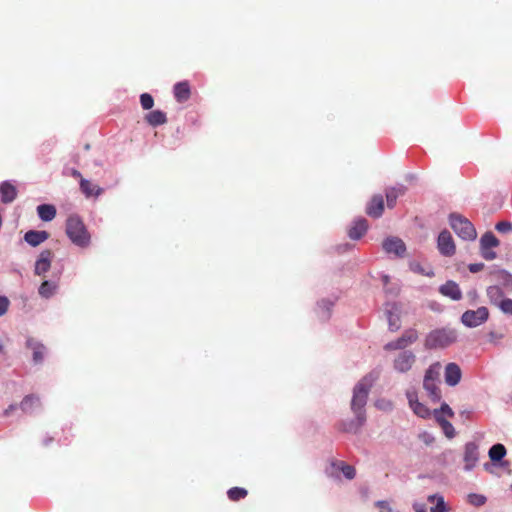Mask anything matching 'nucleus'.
<instances>
[{
    "label": "nucleus",
    "instance_id": "nucleus-64",
    "mask_svg": "<svg viewBox=\"0 0 512 512\" xmlns=\"http://www.w3.org/2000/svg\"><path fill=\"white\" fill-rule=\"evenodd\" d=\"M384 282L386 283L388 281V276L383 277Z\"/></svg>",
    "mask_w": 512,
    "mask_h": 512
},
{
    "label": "nucleus",
    "instance_id": "nucleus-40",
    "mask_svg": "<svg viewBox=\"0 0 512 512\" xmlns=\"http://www.w3.org/2000/svg\"><path fill=\"white\" fill-rule=\"evenodd\" d=\"M468 502L476 507H480L486 503V497L481 494L471 493L468 495Z\"/></svg>",
    "mask_w": 512,
    "mask_h": 512
},
{
    "label": "nucleus",
    "instance_id": "nucleus-18",
    "mask_svg": "<svg viewBox=\"0 0 512 512\" xmlns=\"http://www.w3.org/2000/svg\"><path fill=\"white\" fill-rule=\"evenodd\" d=\"M174 97L179 103H184L189 100L191 96V89L188 81H181L173 87Z\"/></svg>",
    "mask_w": 512,
    "mask_h": 512
},
{
    "label": "nucleus",
    "instance_id": "nucleus-53",
    "mask_svg": "<svg viewBox=\"0 0 512 512\" xmlns=\"http://www.w3.org/2000/svg\"><path fill=\"white\" fill-rule=\"evenodd\" d=\"M495 228L502 234H507L512 231V226H495Z\"/></svg>",
    "mask_w": 512,
    "mask_h": 512
},
{
    "label": "nucleus",
    "instance_id": "nucleus-61",
    "mask_svg": "<svg viewBox=\"0 0 512 512\" xmlns=\"http://www.w3.org/2000/svg\"><path fill=\"white\" fill-rule=\"evenodd\" d=\"M469 294H471V295H472V297H475L477 293H476V291H475V290H473V291H471Z\"/></svg>",
    "mask_w": 512,
    "mask_h": 512
},
{
    "label": "nucleus",
    "instance_id": "nucleus-11",
    "mask_svg": "<svg viewBox=\"0 0 512 512\" xmlns=\"http://www.w3.org/2000/svg\"><path fill=\"white\" fill-rule=\"evenodd\" d=\"M366 213L373 217L378 218L384 212V197L381 194H375L366 205Z\"/></svg>",
    "mask_w": 512,
    "mask_h": 512
},
{
    "label": "nucleus",
    "instance_id": "nucleus-14",
    "mask_svg": "<svg viewBox=\"0 0 512 512\" xmlns=\"http://www.w3.org/2000/svg\"><path fill=\"white\" fill-rule=\"evenodd\" d=\"M366 422V413L360 412L359 414H355V419L343 422L341 425V429L347 433H358L361 427Z\"/></svg>",
    "mask_w": 512,
    "mask_h": 512
},
{
    "label": "nucleus",
    "instance_id": "nucleus-51",
    "mask_svg": "<svg viewBox=\"0 0 512 512\" xmlns=\"http://www.w3.org/2000/svg\"><path fill=\"white\" fill-rule=\"evenodd\" d=\"M18 408L17 404H10L5 410H4V416H10L16 409Z\"/></svg>",
    "mask_w": 512,
    "mask_h": 512
},
{
    "label": "nucleus",
    "instance_id": "nucleus-19",
    "mask_svg": "<svg viewBox=\"0 0 512 512\" xmlns=\"http://www.w3.org/2000/svg\"><path fill=\"white\" fill-rule=\"evenodd\" d=\"M490 304L501 309V304L507 299L504 298V291L497 285L489 286L486 290Z\"/></svg>",
    "mask_w": 512,
    "mask_h": 512
},
{
    "label": "nucleus",
    "instance_id": "nucleus-24",
    "mask_svg": "<svg viewBox=\"0 0 512 512\" xmlns=\"http://www.w3.org/2000/svg\"><path fill=\"white\" fill-rule=\"evenodd\" d=\"M37 213L43 222H50L56 216V208L52 204H41L37 207Z\"/></svg>",
    "mask_w": 512,
    "mask_h": 512
},
{
    "label": "nucleus",
    "instance_id": "nucleus-62",
    "mask_svg": "<svg viewBox=\"0 0 512 512\" xmlns=\"http://www.w3.org/2000/svg\"><path fill=\"white\" fill-rule=\"evenodd\" d=\"M364 223H365V220H360V221H358L356 224L362 225V224H364Z\"/></svg>",
    "mask_w": 512,
    "mask_h": 512
},
{
    "label": "nucleus",
    "instance_id": "nucleus-57",
    "mask_svg": "<svg viewBox=\"0 0 512 512\" xmlns=\"http://www.w3.org/2000/svg\"><path fill=\"white\" fill-rule=\"evenodd\" d=\"M484 469H485L486 471H490V469H491V464H490V463H485V464H484Z\"/></svg>",
    "mask_w": 512,
    "mask_h": 512
},
{
    "label": "nucleus",
    "instance_id": "nucleus-59",
    "mask_svg": "<svg viewBox=\"0 0 512 512\" xmlns=\"http://www.w3.org/2000/svg\"><path fill=\"white\" fill-rule=\"evenodd\" d=\"M4 352V346L2 344V342H0V354H2Z\"/></svg>",
    "mask_w": 512,
    "mask_h": 512
},
{
    "label": "nucleus",
    "instance_id": "nucleus-29",
    "mask_svg": "<svg viewBox=\"0 0 512 512\" xmlns=\"http://www.w3.org/2000/svg\"><path fill=\"white\" fill-rule=\"evenodd\" d=\"M455 232L464 240H474L477 236L475 226H452Z\"/></svg>",
    "mask_w": 512,
    "mask_h": 512
},
{
    "label": "nucleus",
    "instance_id": "nucleus-39",
    "mask_svg": "<svg viewBox=\"0 0 512 512\" xmlns=\"http://www.w3.org/2000/svg\"><path fill=\"white\" fill-rule=\"evenodd\" d=\"M387 319L390 331L395 332L400 329L399 317L394 315L390 310L387 311Z\"/></svg>",
    "mask_w": 512,
    "mask_h": 512
},
{
    "label": "nucleus",
    "instance_id": "nucleus-25",
    "mask_svg": "<svg viewBox=\"0 0 512 512\" xmlns=\"http://www.w3.org/2000/svg\"><path fill=\"white\" fill-rule=\"evenodd\" d=\"M145 120L153 127L163 125L167 122L166 114L161 110H154L146 114Z\"/></svg>",
    "mask_w": 512,
    "mask_h": 512
},
{
    "label": "nucleus",
    "instance_id": "nucleus-21",
    "mask_svg": "<svg viewBox=\"0 0 512 512\" xmlns=\"http://www.w3.org/2000/svg\"><path fill=\"white\" fill-rule=\"evenodd\" d=\"M19 407L24 413L30 414L40 407V399L33 394L27 395L21 401Z\"/></svg>",
    "mask_w": 512,
    "mask_h": 512
},
{
    "label": "nucleus",
    "instance_id": "nucleus-8",
    "mask_svg": "<svg viewBox=\"0 0 512 512\" xmlns=\"http://www.w3.org/2000/svg\"><path fill=\"white\" fill-rule=\"evenodd\" d=\"M481 255L485 260L491 261L496 258V253L491 249L499 245V240L491 232H486L480 239Z\"/></svg>",
    "mask_w": 512,
    "mask_h": 512
},
{
    "label": "nucleus",
    "instance_id": "nucleus-20",
    "mask_svg": "<svg viewBox=\"0 0 512 512\" xmlns=\"http://www.w3.org/2000/svg\"><path fill=\"white\" fill-rule=\"evenodd\" d=\"M0 196L3 203H11L17 196L16 187L8 181L0 184Z\"/></svg>",
    "mask_w": 512,
    "mask_h": 512
},
{
    "label": "nucleus",
    "instance_id": "nucleus-37",
    "mask_svg": "<svg viewBox=\"0 0 512 512\" xmlns=\"http://www.w3.org/2000/svg\"><path fill=\"white\" fill-rule=\"evenodd\" d=\"M368 230V226H352L348 232V235L353 240H359L363 237Z\"/></svg>",
    "mask_w": 512,
    "mask_h": 512
},
{
    "label": "nucleus",
    "instance_id": "nucleus-43",
    "mask_svg": "<svg viewBox=\"0 0 512 512\" xmlns=\"http://www.w3.org/2000/svg\"><path fill=\"white\" fill-rule=\"evenodd\" d=\"M340 468L342 470L343 475L351 480L356 476V470L353 466L345 464L344 462H340Z\"/></svg>",
    "mask_w": 512,
    "mask_h": 512
},
{
    "label": "nucleus",
    "instance_id": "nucleus-23",
    "mask_svg": "<svg viewBox=\"0 0 512 512\" xmlns=\"http://www.w3.org/2000/svg\"><path fill=\"white\" fill-rule=\"evenodd\" d=\"M80 189L86 197H97L103 192V189L97 184H94L84 178H81L80 180Z\"/></svg>",
    "mask_w": 512,
    "mask_h": 512
},
{
    "label": "nucleus",
    "instance_id": "nucleus-42",
    "mask_svg": "<svg viewBox=\"0 0 512 512\" xmlns=\"http://www.w3.org/2000/svg\"><path fill=\"white\" fill-rule=\"evenodd\" d=\"M140 103L144 110H149L154 105V99L153 97L148 93H143L140 96Z\"/></svg>",
    "mask_w": 512,
    "mask_h": 512
},
{
    "label": "nucleus",
    "instance_id": "nucleus-34",
    "mask_svg": "<svg viewBox=\"0 0 512 512\" xmlns=\"http://www.w3.org/2000/svg\"><path fill=\"white\" fill-rule=\"evenodd\" d=\"M408 346L404 342L403 338L400 336L396 340L390 341L384 345V350L386 351H392V350H407Z\"/></svg>",
    "mask_w": 512,
    "mask_h": 512
},
{
    "label": "nucleus",
    "instance_id": "nucleus-38",
    "mask_svg": "<svg viewBox=\"0 0 512 512\" xmlns=\"http://www.w3.org/2000/svg\"><path fill=\"white\" fill-rule=\"evenodd\" d=\"M433 415L435 419L436 416L444 418V415H446L449 418H452L454 416V412L447 403L443 402L439 409L434 410Z\"/></svg>",
    "mask_w": 512,
    "mask_h": 512
},
{
    "label": "nucleus",
    "instance_id": "nucleus-3",
    "mask_svg": "<svg viewBox=\"0 0 512 512\" xmlns=\"http://www.w3.org/2000/svg\"><path fill=\"white\" fill-rule=\"evenodd\" d=\"M442 365L440 362L432 363L425 371L423 378V388L427 393L428 398L433 403L440 402L442 398L440 384V374Z\"/></svg>",
    "mask_w": 512,
    "mask_h": 512
},
{
    "label": "nucleus",
    "instance_id": "nucleus-44",
    "mask_svg": "<svg viewBox=\"0 0 512 512\" xmlns=\"http://www.w3.org/2000/svg\"><path fill=\"white\" fill-rule=\"evenodd\" d=\"M376 408L380 410L390 411L393 408V404L391 401L386 399H380L375 402Z\"/></svg>",
    "mask_w": 512,
    "mask_h": 512
},
{
    "label": "nucleus",
    "instance_id": "nucleus-55",
    "mask_svg": "<svg viewBox=\"0 0 512 512\" xmlns=\"http://www.w3.org/2000/svg\"><path fill=\"white\" fill-rule=\"evenodd\" d=\"M72 176H73V177H76V178H80V179H81V178H83V177L81 176V173H80L79 171H77V170H73V171H72Z\"/></svg>",
    "mask_w": 512,
    "mask_h": 512
},
{
    "label": "nucleus",
    "instance_id": "nucleus-56",
    "mask_svg": "<svg viewBox=\"0 0 512 512\" xmlns=\"http://www.w3.org/2000/svg\"><path fill=\"white\" fill-rule=\"evenodd\" d=\"M489 336H490L492 339H493V338L500 339V338L502 337V336H497V334H496V333H494V332H491V333L489 334Z\"/></svg>",
    "mask_w": 512,
    "mask_h": 512
},
{
    "label": "nucleus",
    "instance_id": "nucleus-27",
    "mask_svg": "<svg viewBox=\"0 0 512 512\" xmlns=\"http://www.w3.org/2000/svg\"><path fill=\"white\" fill-rule=\"evenodd\" d=\"M427 500L430 503L436 502L435 506L430 508V512H449V508L447 507L444 497L440 494L429 495Z\"/></svg>",
    "mask_w": 512,
    "mask_h": 512
},
{
    "label": "nucleus",
    "instance_id": "nucleus-17",
    "mask_svg": "<svg viewBox=\"0 0 512 512\" xmlns=\"http://www.w3.org/2000/svg\"><path fill=\"white\" fill-rule=\"evenodd\" d=\"M439 292L454 301H458L462 298V292L459 285L452 280H449L445 284L441 285L439 287Z\"/></svg>",
    "mask_w": 512,
    "mask_h": 512
},
{
    "label": "nucleus",
    "instance_id": "nucleus-33",
    "mask_svg": "<svg viewBox=\"0 0 512 512\" xmlns=\"http://www.w3.org/2000/svg\"><path fill=\"white\" fill-rule=\"evenodd\" d=\"M227 495L231 501H239L247 496V490L241 487H233L228 490Z\"/></svg>",
    "mask_w": 512,
    "mask_h": 512
},
{
    "label": "nucleus",
    "instance_id": "nucleus-12",
    "mask_svg": "<svg viewBox=\"0 0 512 512\" xmlns=\"http://www.w3.org/2000/svg\"><path fill=\"white\" fill-rule=\"evenodd\" d=\"M462 372L458 364L448 363L445 367L444 378L449 386H456L461 380Z\"/></svg>",
    "mask_w": 512,
    "mask_h": 512
},
{
    "label": "nucleus",
    "instance_id": "nucleus-41",
    "mask_svg": "<svg viewBox=\"0 0 512 512\" xmlns=\"http://www.w3.org/2000/svg\"><path fill=\"white\" fill-rule=\"evenodd\" d=\"M449 224H471V221L463 215L453 212L449 215Z\"/></svg>",
    "mask_w": 512,
    "mask_h": 512
},
{
    "label": "nucleus",
    "instance_id": "nucleus-26",
    "mask_svg": "<svg viewBox=\"0 0 512 512\" xmlns=\"http://www.w3.org/2000/svg\"><path fill=\"white\" fill-rule=\"evenodd\" d=\"M47 236L48 235L45 231L31 230L25 234L24 239L31 246H37L46 240Z\"/></svg>",
    "mask_w": 512,
    "mask_h": 512
},
{
    "label": "nucleus",
    "instance_id": "nucleus-58",
    "mask_svg": "<svg viewBox=\"0 0 512 512\" xmlns=\"http://www.w3.org/2000/svg\"><path fill=\"white\" fill-rule=\"evenodd\" d=\"M52 441V438H47L44 440V445L47 446Z\"/></svg>",
    "mask_w": 512,
    "mask_h": 512
},
{
    "label": "nucleus",
    "instance_id": "nucleus-63",
    "mask_svg": "<svg viewBox=\"0 0 512 512\" xmlns=\"http://www.w3.org/2000/svg\"><path fill=\"white\" fill-rule=\"evenodd\" d=\"M507 464H508L507 462H501V463H500V466L504 467V466H506Z\"/></svg>",
    "mask_w": 512,
    "mask_h": 512
},
{
    "label": "nucleus",
    "instance_id": "nucleus-10",
    "mask_svg": "<svg viewBox=\"0 0 512 512\" xmlns=\"http://www.w3.org/2000/svg\"><path fill=\"white\" fill-rule=\"evenodd\" d=\"M479 460V446L475 442H468L464 447V470L471 471Z\"/></svg>",
    "mask_w": 512,
    "mask_h": 512
},
{
    "label": "nucleus",
    "instance_id": "nucleus-22",
    "mask_svg": "<svg viewBox=\"0 0 512 512\" xmlns=\"http://www.w3.org/2000/svg\"><path fill=\"white\" fill-rule=\"evenodd\" d=\"M409 269L416 273L427 277H434L435 273L433 268L428 264H422L417 260L409 261Z\"/></svg>",
    "mask_w": 512,
    "mask_h": 512
},
{
    "label": "nucleus",
    "instance_id": "nucleus-36",
    "mask_svg": "<svg viewBox=\"0 0 512 512\" xmlns=\"http://www.w3.org/2000/svg\"><path fill=\"white\" fill-rule=\"evenodd\" d=\"M334 305V302L329 299H322L318 302V307L323 310L321 318L323 320H328L330 318V309Z\"/></svg>",
    "mask_w": 512,
    "mask_h": 512
},
{
    "label": "nucleus",
    "instance_id": "nucleus-48",
    "mask_svg": "<svg viewBox=\"0 0 512 512\" xmlns=\"http://www.w3.org/2000/svg\"><path fill=\"white\" fill-rule=\"evenodd\" d=\"M419 438L426 444L430 445L434 442L435 438L428 432H423L419 435Z\"/></svg>",
    "mask_w": 512,
    "mask_h": 512
},
{
    "label": "nucleus",
    "instance_id": "nucleus-49",
    "mask_svg": "<svg viewBox=\"0 0 512 512\" xmlns=\"http://www.w3.org/2000/svg\"><path fill=\"white\" fill-rule=\"evenodd\" d=\"M376 506L380 509V512H392V509L387 501H377Z\"/></svg>",
    "mask_w": 512,
    "mask_h": 512
},
{
    "label": "nucleus",
    "instance_id": "nucleus-5",
    "mask_svg": "<svg viewBox=\"0 0 512 512\" xmlns=\"http://www.w3.org/2000/svg\"><path fill=\"white\" fill-rule=\"evenodd\" d=\"M383 251L394 258H404L407 247L404 241L397 236H388L382 242Z\"/></svg>",
    "mask_w": 512,
    "mask_h": 512
},
{
    "label": "nucleus",
    "instance_id": "nucleus-13",
    "mask_svg": "<svg viewBox=\"0 0 512 512\" xmlns=\"http://www.w3.org/2000/svg\"><path fill=\"white\" fill-rule=\"evenodd\" d=\"M26 347L32 350L33 362L35 364L43 362L46 354V347L41 342L29 337L26 340Z\"/></svg>",
    "mask_w": 512,
    "mask_h": 512
},
{
    "label": "nucleus",
    "instance_id": "nucleus-28",
    "mask_svg": "<svg viewBox=\"0 0 512 512\" xmlns=\"http://www.w3.org/2000/svg\"><path fill=\"white\" fill-rule=\"evenodd\" d=\"M488 455L492 462L497 463L503 460L506 455V448L503 444H494L488 452Z\"/></svg>",
    "mask_w": 512,
    "mask_h": 512
},
{
    "label": "nucleus",
    "instance_id": "nucleus-6",
    "mask_svg": "<svg viewBox=\"0 0 512 512\" xmlns=\"http://www.w3.org/2000/svg\"><path fill=\"white\" fill-rule=\"evenodd\" d=\"M416 363V355L411 350L399 352L393 359V369L401 374L408 373Z\"/></svg>",
    "mask_w": 512,
    "mask_h": 512
},
{
    "label": "nucleus",
    "instance_id": "nucleus-32",
    "mask_svg": "<svg viewBox=\"0 0 512 512\" xmlns=\"http://www.w3.org/2000/svg\"><path fill=\"white\" fill-rule=\"evenodd\" d=\"M409 407L414 412V414H416L417 416L424 418V419L428 418L431 414L429 408L425 404H423L419 401L412 404Z\"/></svg>",
    "mask_w": 512,
    "mask_h": 512
},
{
    "label": "nucleus",
    "instance_id": "nucleus-50",
    "mask_svg": "<svg viewBox=\"0 0 512 512\" xmlns=\"http://www.w3.org/2000/svg\"><path fill=\"white\" fill-rule=\"evenodd\" d=\"M483 268H484L483 263H472V264H469V266H468V269L471 273H478V272L482 271Z\"/></svg>",
    "mask_w": 512,
    "mask_h": 512
},
{
    "label": "nucleus",
    "instance_id": "nucleus-4",
    "mask_svg": "<svg viewBox=\"0 0 512 512\" xmlns=\"http://www.w3.org/2000/svg\"><path fill=\"white\" fill-rule=\"evenodd\" d=\"M489 318V311L486 307L482 306L476 310H467L461 316V322L469 327H478L485 323Z\"/></svg>",
    "mask_w": 512,
    "mask_h": 512
},
{
    "label": "nucleus",
    "instance_id": "nucleus-1",
    "mask_svg": "<svg viewBox=\"0 0 512 512\" xmlns=\"http://www.w3.org/2000/svg\"><path fill=\"white\" fill-rule=\"evenodd\" d=\"M378 378L375 373L365 375L354 387L353 396L351 400V410L354 414L365 412V405L367 403L368 395L371 387Z\"/></svg>",
    "mask_w": 512,
    "mask_h": 512
},
{
    "label": "nucleus",
    "instance_id": "nucleus-45",
    "mask_svg": "<svg viewBox=\"0 0 512 512\" xmlns=\"http://www.w3.org/2000/svg\"><path fill=\"white\" fill-rule=\"evenodd\" d=\"M409 406L418 402V393L415 389H408L405 393Z\"/></svg>",
    "mask_w": 512,
    "mask_h": 512
},
{
    "label": "nucleus",
    "instance_id": "nucleus-46",
    "mask_svg": "<svg viewBox=\"0 0 512 512\" xmlns=\"http://www.w3.org/2000/svg\"><path fill=\"white\" fill-rule=\"evenodd\" d=\"M10 305V301L6 296H0V316H3Z\"/></svg>",
    "mask_w": 512,
    "mask_h": 512
},
{
    "label": "nucleus",
    "instance_id": "nucleus-2",
    "mask_svg": "<svg viewBox=\"0 0 512 512\" xmlns=\"http://www.w3.org/2000/svg\"><path fill=\"white\" fill-rule=\"evenodd\" d=\"M458 333L449 327L437 328L430 331L424 341L427 350L444 349L456 342Z\"/></svg>",
    "mask_w": 512,
    "mask_h": 512
},
{
    "label": "nucleus",
    "instance_id": "nucleus-60",
    "mask_svg": "<svg viewBox=\"0 0 512 512\" xmlns=\"http://www.w3.org/2000/svg\"><path fill=\"white\" fill-rule=\"evenodd\" d=\"M496 224L503 225V224H510V223H509V222H506V221H498Z\"/></svg>",
    "mask_w": 512,
    "mask_h": 512
},
{
    "label": "nucleus",
    "instance_id": "nucleus-31",
    "mask_svg": "<svg viewBox=\"0 0 512 512\" xmlns=\"http://www.w3.org/2000/svg\"><path fill=\"white\" fill-rule=\"evenodd\" d=\"M436 422L440 425V427L442 428L443 430V433L445 434V436L449 439H452L455 437V429L453 427V425L448 421L446 420L445 418H440L439 416H436Z\"/></svg>",
    "mask_w": 512,
    "mask_h": 512
},
{
    "label": "nucleus",
    "instance_id": "nucleus-35",
    "mask_svg": "<svg viewBox=\"0 0 512 512\" xmlns=\"http://www.w3.org/2000/svg\"><path fill=\"white\" fill-rule=\"evenodd\" d=\"M401 337L403 338L406 345L410 346L418 340L419 334L416 329L409 328L402 333Z\"/></svg>",
    "mask_w": 512,
    "mask_h": 512
},
{
    "label": "nucleus",
    "instance_id": "nucleus-9",
    "mask_svg": "<svg viewBox=\"0 0 512 512\" xmlns=\"http://www.w3.org/2000/svg\"><path fill=\"white\" fill-rule=\"evenodd\" d=\"M437 248L439 253L445 257H451L455 254L456 247L451 233L443 230L437 239Z\"/></svg>",
    "mask_w": 512,
    "mask_h": 512
},
{
    "label": "nucleus",
    "instance_id": "nucleus-7",
    "mask_svg": "<svg viewBox=\"0 0 512 512\" xmlns=\"http://www.w3.org/2000/svg\"><path fill=\"white\" fill-rule=\"evenodd\" d=\"M66 234L77 246L86 247L90 243V234L86 226H66Z\"/></svg>",
    "mask_w": 512,
    "mask_h": 512
},
{
    "label": "nucleus",
    "instance_id": "nucleus-16",
    "mask_svg": "<svg viewBox=\"0 0 512 512\" xmlns=\"http://www.w3.org/2000/svg\"><path fill=\"white\" fill-rule=\"evenodd\" d=\"M406 191L407 188L403 184H398L396 186L386 188L385 197L387 206L389 208H393L396 205L397 199L400 196H403L406 193Z\"/></svg>",
    "mask_w": 512,
    "mask_h": 512
},
{
    "label": "nucleus",
    "instance_id": "nucleus-30",
    "mask_svg": "<svg viewBox=\"0 0 512 512\" xmlns=\"http://www.w3.org/2000/svg\"><path fill=\"white\" fill-rule=\"evenodd\" d=\"M56 288H57V284L55 282L46 280V281L42 282V284L40 285V287L38 289V292L43 298L48 299L51 296H53V294L56 291Z\"/></svg>",
    "mask_w": 512,
    "mask_h": 512
},
{
    "label": "nucleus",
    "instance_id": "nucleus-52",
    "mask_svg": "<svg viewBox=\"0 0 512 512\" xmlns=\"http://www.w3.org/2000/svg\"><path fill=\"white\" fill-rule=\"evenodd\" d=\"M413 509L415 512H426V505L423 503H417L415 502L413 504Z\"/></svg>",
    "mask_w": 512,
    "mask_h": 512
},
{
    "label": "nucleus",
    "instance_id": "nucleus-15",
    "mask_svg": "<svg viewBox=\"0 0 512 512\" xmlns=\"http://www.w3.org/2000/svg\"><path fill=\"white\" fill-rule=\"evenodd\" d=\"M52 253L49 250L42 251L36 260L34 272L36 275L45 274L51 267Z\"/></svg>",
    "mask_w": 512,
    "mask_h": 512
},
{
    "label": "nucleus",
    "instance_id": "nucleus-54",
    "mask_svg": "<svg viewBox=\"0 0 512 512\" xmlns=\"http://www.w3.org/2000/svg\"><path fill=\"white\" fill-rule=\"evenodd\" d=\"M67 224L69 225H72V224H82V220L78 217V216H70L69 219L67 220Z\"/></svg>",
    "mask_w": 512,
    "mask_h": 512
},
{
    "label": "nucleus",
    "instance_id": "nucleus-47",
    "mask_svg": "<svg viewBox=\"0 0 512 512\" xmlns=\"http://www.w3.org/2000/svg\"><path fill=\"white\" fill-rule=\"evenodd\" d=\"M503 313L512 316V299L507 298L502 304L501 309Z\"/></svg>",
    "mask_w": 512,
    "mask_h": 512
}]
</instances>
